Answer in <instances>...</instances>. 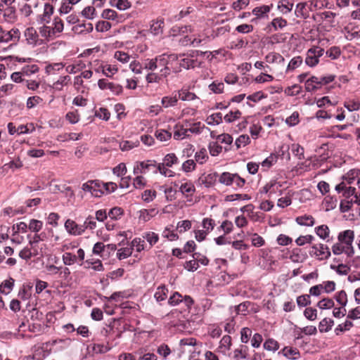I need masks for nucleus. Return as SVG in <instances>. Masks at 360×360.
Segmentation results:
<instances>
[{
  "label": "nucleus",
  "mask_w": 360,
  "mask_h": 360,
  "mask_svg": "<svg viewBox=\"0 0 360 360\" xmlns=\"http://www.w3.org/2000/svg\"><path fill=\"white\" fill-rule=\"evenodd\" d=\"M155 137L160 141H165L171 139L172 134L166 130H158L155 132Z\"/></svg>",
  "instance_id": "nucleus-36"
},
{
  "label": "nucleus",
  "mask_w": 360,
  "mask_h": 360,
  "mask_svg": "<svg viewBox=\"0 0 360 360\" xmlns=\"http://www.w3.org/2000/svg\"><path fill=\"white\" fill-rule=\"evenodd\" d=\"M272 6L273 5L271 4V6L264 5L262 6L255 7L252 10V13L257 18H262L264 14H266L270 11L271 7H272Z\"/></svg>",
  "instance_id": "nucleus-18"
},
{
  "label": "nucleus",
  "mask_w": 360,
  "mask_h": 360,
  "mask_svg": "<svg viewBox=\"0 0 360 360\" xmlns=\"http://www.w3.org/2000/svg\"><path fill=\"white\" fill-rule=\"evenodd\" d=\"M179 96L181 100L188 101H193L195 98H197V96L194 93L190 92L188 90H184V89H181V91H179Z\"/></svg>",
  "instance_id": "nucleus-27"
},
{
  "label": "nucleus",
  "mask_w": 360,
  "mask_h": 360,
  "mask_svg": "<svg viewBox=\"0 0 360 360\" xmlns=\"http://www.w3.org/2000/svg\"><path fill=\"white\" fill-rule=\"evenodd\" d=\"M240 340L243 343H247L252 335V330L249 328H243L240 331Z\"/></svg>",
  "instance_id": "nucleus-63"
},
{
  "label": "nucleus",
  "mask_w": 360,
  "mask_h": 360,
  "mask_svg": "<svg viewBox=\"0 0 360 360\" xmlns=\"http://www.w3.org/2000/svg\"><path fill=\"white\" fill-rule=\"evenodd\" d=\"M95 28L97 32H107L111 28V24L107 21H98L96 23Z\"/></svg>",
  "instance_id": "nucleus-43"
},
{
  "label": "nucleus",
  "mask_w": 360,
  "mask_h": 360,
  "mask_svg": "<svg viewBox=\"0 0 360 360\" xmlns=\"http://www.w3.org/2000/svg\"><path fill=\"white\" fill-rule=\"evenodd\" d=\"M54 27L51 29L52 34H55L56 32H61L63 30V22L59 18H55L54 19Z\"/></svg>",
  "instance_id": "nucleus-56"
},
{
  "label": "nucleus",
  "mask_w": 360,
  "mask_h": 360,
  "mask_svg": "<svg viewBox=\"0 0 360 360\" xmlns=\"http://www.w3.org/2000/svg\"><path fill=\"white\" fill-rule=\"evenodd\" d=\"M338 238L340 243H345L346 245H351L354 238V233L352 230H346L340 232Z\"/></svg>",
  "instance_id": "nucleus-7"
},
{
  "label": "nucleus",
  "mask_w": 360,
  "mask_h": 360,
  "mask_svg": "<svg viewBox=\"0 0 360 360\" xmlns=\"http://www.w3.org/2000/svg\"><path fill=\"white\" fill-rule=\"evenodd\" d=\"M20 37V32L18 29H12L8 32H4L0 36V42H8L13 39L18 41Z\"/></svg>",
  "instance_id": "nucleus-6"
},
{
  "label": "nucleus",
  "mask_w": 360,
  "mask_h": 360,
  "mask_svg": "<svg viewBox=\"0 0 360 360\" xmlns=\"http://www.w3.org/2000/svg\"><path fill=\"white\" fill-rule=\"evenodd\" d=\"M295 221L299 225L306 226H312L315 223L314 217L307 214L297 217Z\"/></svg>",
  "instance_id": "nucleus-13"
},
{
  "label": "nucleus",
  "mask_w": 360,
  "mask_h": 360,
  "mask_svg": "<svg viewBox=\"0 0 360 360\" xmlns=\"http://www.w3.org/2000/svg\"><path fill=\"white\" fill-rule=\"evenodd\" d=\"M41 101H42V98H40L39 96H34L29 97L27 101V103H26L27 108L29 109L32 108L35 105H37V104L41 103Z\"/></svg>",
  "instance_id": "nucleus-58"
},
{
  "label": "nucleus",
  "mask_w": 360,
  "mask_h": 360,
  "mask_svg": "<svg viewBox=\"0 0 360 360\" xmlns=\"http://www.w3.org/2000/svg\"><path fill=\"white\" fill-rule=\"evenodd\" d=\"M117 16V12L112 9H105L103 11L101 17L107 20H115Z\"/></svg>",
  "instance_id": "nucleus-55"
},
{
  "label": "nucleus",
  "mask_w": 360,
  "mask_h": 360,
  "mask_svg": "<svg viewBox=\"0 0 360 360\" xmlns=\"http://www.w3.org/2000/svg\"><path fill=\"white\" fill-rule=\"evenodd\" d=\"M122 214H123V210L121 207H115L112 208L108 213V216L112 219H115V220L117 219L118 217H120Z\"/></svg>",
  "instance_id": "nucleus-64"
},
{
  "label": "nucleus",
  "mask_w": 360,
  "mask_h": 360,
  "mask_svg": "<svg viewBox=\"0 0 360 360\" xmlns=\"http://www.w3.org/2000/svg\"><path fill=\"white\" fill-rule=\"evenodd\" d=\"M113 174L117 176H121L127 173V167L124 163H120L112 169Z\"/></svg>",
  "instance_id": "nucleus-60"
},
{
  "label": "nucleus",
  "mask_w": 360,
  "mask_h": 360,
  "mask_svg": "<svg viewBox=\"0 0 360 360\" xmlns=\"http://www.w3.org/2000/svg\"><path fill=\"white\" fill-rule=\"evenodd\" d=\"M241 115V112L238 110L233 112L230 111L229 114L224 116V120L227 123H231L233 122L235 120H237Z\"/></svg>",
  "instance_id": "nucleus-45"
},
{
  "label": "nucleus",
  "mask_w": 360,
  "mask_h": 360,
  "mask_svg": "<svg viewBox=\"0 0 360 360\" xmlns=\"http://www.w3.org/2000/svg\"><path fill=\"white\" fill-rule=\"evenodd\" d=\"M302 63V58L301 56L294 57L290 61L287 70H295L299 67Z\"/></svg>",
  "instance_id": "nucleus-59"
},
{
  "label": "nucleus",
  "mask_w": 360,
  "mask_h": 360,
  "mask_svg": "<svg viewBox=\"0 0 360 360\" xmlns=\"http://www.w3.org/2000/svg\"><path fill=\"white\" fill-rule=\"evenodd\" d=\"M93 29V25L91 22H89L75 25L73 26L72 30L75 33L82 34L91 32Z\"/></svg>",
  "instance_id": "nucleus-11"
},
{
  "label": "nucleus",
  "mask_w": 360,
  "mask_h": 360,
  "mask_svg": "<svg viewBox=\"0 0 360 360\" xmlns=\"http://www.w3.org/2000/svg\"><path fill=\"white\" fill-rule=\"evenodd\" d=\"M335 302L330 298H323L317 303V307L321 309H329L334 307Z\"/></svg>",
  "instance_id": "nucleus-25"
},
{
  "label": "nucleus",
  "mask_w": 360,
  "mask_h": 360,
  "mask_svg": "<svg viewBox=\"0 0 360 360\" xmlns=\"http://www.w3.org/2000/svg\"><path fill=\"white\" fill-rule=\"evenodd\" d=\"M304 315L308 320L314 321L317 317V311L312 307H307L304 311Z\"/></svg>",
  "instance_id": "nucleus-52"
},
{
  "label": "nucleus",
  "mask_w": 360,
  "mask_h": 360,
  "mask_svg": "<svg viewBox=\"0 0 360 360\" xmlns=\"http://www.w3.org/2000/svg\"><path fill=\"white\" fill-rule=\"evenodd\" d=\"M251 305L250 302H244L235 307V311L237 314L245 315L248 307Z\"/></svg>",
  "instance_id": "nucleus-35"
},
{
  "label": "nucleus",
  "mask_w": 360,
  "mask_h": 360,
  "mask_svg": "<svg viewBox=\"0 0 360 360\" xmlns=\"http://www.w3.org/2000/svg\"><path fill=\"white\" fill-rule=\"evenodd\" d=\"M297 304L300 307H306L311 304L310 295H303L297 297Z\"/></svg>",
  "instance_id": "nucleus-39"
},
{
  "label": "nucleus",
  "mask_w": 360,
  "mask_h": 360,
  "mask_svg": "<svg viewBox=\"0 0 360 360\" xmlns=\"http://www.w3.org/2000/svg\"><path fill=\"white\" fill-rule=\"evenodd\" d=\"M155 209H151L150 210L143 209L140 211L139 219L144 221H148L153 216V213H155Z\"/></svg>",
  "instance_id": "nucleus-44"
},
{
  "label": "nucleus",
  "mask_w": 360,
  "mask_h": 360,
  "mask_svg": "<svg viewBox=\"0 0 360 360\" xmlns=\"http://www.w3.org/2000/svg\"><path fill=\"white\" fill-rule=\"evenodd\" d=\"M207 158V150L204 148L200 149V151L197 152L195 155V160L200 164H202Z\"/></svg>",
  "instance_id": "nucleus-53"
},
{
  "label": "nucleus",
  "mask_w": 360,
  "mask_h": 360,
  "mask_svg": "<svg viewBox=\"0 0 360 360\" xmlns=\"http://www.w3.org/2000/svg\"><path fill=\"white\" fill-rule=\"evenodd\" d=\"M157 166L156 161L154 160H148L146 161L139 162L134 168V173L135 174H145L152 169H154V170L156 169Z\"/></svg>",
  "instance_id": "nucleus-2"
},
{
  "label": "nucleus",
  "mask_w": 360,
  "mask_h": 360,
  "mask_svg": "<svg viewBox=\"0 0 360 360\" xmlns=\"http://www.w3.org/2000/svg\"><path fill=\"white\" fill-rule=\"evenodd\" d=\"M25 36L26 37V40L27 43L30 44H37L39 35L34 27H28L26 29L25 32Z\"/></svg>",
  "instance_id": "nucleus-12"
},
{
  "label": "nucleus",
  "mask_w": 360,
  "mask_h": 360,
  "mask_svg": "<svg viewBox=\"0 0 360 360\" xmlns=\"http://www.w3.org/2000/svg\"><path fill=\"white\" fill-rule=\"evenodd\" d=\"M316 233L322 239H326L330 233L329 228L327 225L323 224L316 227Z\"/></svg>",
  "instance_id": "nucleus-21"
},
{
  "label": "nucleus",
  "mask_w": 360,
  "mask_h": 360,
  "mask_svg": "<svg viewBox=\"0 0 360 360\" xmlns=\"http://www.w3.org/2000/svg\"><path fill=\"white\" fill-rule=\"evenodd\" d=\"M131 254L132 248H124L118 250L117 252V257L118 259L122 260L131 256Z\"/></svg>",
  "instance_id": "nucleus-41"
},
{
  "label": "nucleus",
  "mask_w": 360,
  "mask_h": 360,
  "mask_svg": "<svg viewBox=\"0 0 360 360\" xmlns=\"http://www.w3.org/2000/svg\"><path fill=\"white\" fill-rule=\"evenodd\" d=\"M353 326V323L350 321H346L345 323L339 324L335 329V333L337 335H339L340 333L349 330Z\"/></svg>",
  "instance_id": "nucleus-28"
},
{
  "label": "nucleus",
  "mask_w": 360,
  "mask_h": 360,
  "mask_svg": "<svg viewBox=\"0 0 360 360\" xmlns=\"http://www.w3.org/2000/svg\"><path fill=\"white\" fill-rule=\"evenodd\" d=\"M64 264L70 266L77 262V256L71 252H65L62 257Z\"/></svg>",
  "instance_id": "nucleus-33"
},
{
  "label": "nucleus",
  "mask_w": 360,
  "mask_h": 360,
  "mask_svg": "<svg viewBox=\"0 0 360 360\" xmlns=\"http://www.w3.org/2000/svg\"><path fill=\"white\" fill-rule=\"evenodd\" d=\"M236 174H231L229 172H223L219 179V181L224 185L230 186L233 184Z\"/></svg>",
  "instance_id": "nucleus-16"
},
{
  "label": "nucleus",
  "mask_w": 360,
  "mask_h": 360,
  "mask_svg": "<svg viewBox=\"0 0 360 360\" xmlns=\"http://www.w3.org/2000/svg\"><path fill=\"white\" fill-rule=\"evenodd\" d=\"M337 198L333 196L327 195L324 198V204L326 205V211H330L335 209L337 206Z\"/></svg>",
  "instance_id": "nucleus-20"
},
{
  "label": "nucleus",
  "mask_w": 360,
  "mask_h": 360,
  "mask_svg": "<svg viewBox=\"0 0 360 360\" xmlns=\"http://www.w3.org/2000/svg\"><path fill=\"white\" fill-rule=\"evenodd\" d=\"M197 60L190 59L188 58H183L181 60L179 65L186 70L194 68L196 66Z\"/></svg>",
  "instance_id": "nucleus-31"
},
{
  "label": "nucleus",
  "mask_w": 360,
  "mask_h": 360,
  "mask_svg": "<svg viewBox=\"0 0 360 360\" xmlns=\"http://www.w3.org/2000/svg\"><path fill=\"white\" fill-rule=\"evenodd\" d=\"M208 88L214 94H221L224 89V84L218 81H214L208 86Z\"/></svg>",
  "instance_id": "nucleus-24"
},
{
  "label": "nucleus",
  "mask_w": 360,
  "mask_h": 360,
  "mask_svg": "<svg viewBox=\"0 0 360 360\" xmlns=\"http://www.w3.org/2000/svg\"><path fill=\"white\" fill-rule=\"evenodd\" d=\"M282 353L285 357L290 358L292 356V359H296L300 356V352L296 348L285 347L282 350Z\"/></svg>",
  "instance_id": "nucleus-19"
},
{
  "label": "nucleus",
  "mask_w": 360,
  "mask_h": 360,
  "mask_svg": "<svg viewBox=\"0 0 360 360\" xmlns=\"http://www.w3.org/2000/svg\"><path fill=\"white\" fill-rule=\"evenodd\" d=\"M118 71V68L111 65H107L103 67L102 72L106 77H112V75L115 74Z\"/></svg>",
  "instance_id": "nucleus-54"
},
{
  "label": "nucleus",
  "mask_w": 360,
  "mask_h": 360,
  "mask_svg": "<svg viewBox=\"0 0 360 360\" xmlns=\"http://www.w3.org/2000/svg\"><path fill=\"white\" fill-rule=\"evenodd\" d=\"M98 86L101 89H109L112 93L116 95H120L122 93L123 88L121 85L109 82L105 79H100L98 81Z\"/></svg>",
  "instance_id": "nucleus-4"
},
{
  "label": "nucleus",
  "mask_w": 360,
  "mask_h": 360,
  "mask_svg": "<svg viewBox=\"0 0 360 360\" xmlns=\"http://www.w3.org/2000/svg\"><path fill=\"white\" fill-rule=\"evenodd\" d=\"M111 349L108 345L103 344H94L92 347L93 352L96 354H105Z\"/></svg>",
  "instance_id": "nucleus-37"
},
{
  "label": "nucleus",
  "mask_w": 360,
  "mask_h": 360,
  "mask_svg": "<svg viewBox=\"0 0 360 360\" xmlns=\"http://www.w3.org/2000/svg\"><path fill=\"white\" fill-rule=\"evenodd\" d=\"M164 21L162 20L154 22L150 26V31L154 35H157L162 32Z\"/></svg>",
  "instance_id": "nucleus-34"
},
{
  "label": "nucleus",
  "mask_w": 360,
  "mask_h": 360,
  "mask_svg": "<svg viewBox=\"0 0 360 360\" xmlns=\"http://www.w3.org/2000/svg\"><path fill=\"white\" fill-rule=\"evenodd\" d=\"M159 172L164 176H174V172L166 168V166L158 164L156 169L153 170V173L157 174Z\"/></svg>",
  "instance_id": "nucleus-46"
},
{
  "label": "nucleus",
  "mask_w": 360,
  "mask_h": 360,
  "mask_svg": "<svg viewBox=\"0 0 360 360\" xmlns=\"http://www.w3.org/2000/svg\"><path fill=\"white\" fill-rule=\"evenodd\" d=\"M276 241L280 245H288L292 243V239L285 234H280L277 237Z\"/></svg>",
  "instance_id": "nucleus-61"
},
{
  "label": "nucleus",
  "mask_w": 360,
  "mask_h": 360,
  "mask_svg": "<svg viewBox=\"0 0 360 360\" xmlns=\"http://www.w3.org/2000/svg\"><path fill=\"white\" fill-rule=\"evenodd\" d=\"M326 53L327 56H328L329 58H330L332 59H336L340 56L341 51H340V47L334 46L330 47L326 51Z\"/></svg>",
  "instance_id": "nucleus-42"
},
{
  "label": "nucleus",
  "mask_w": 360,
  "mask_h": 360,
  "mask_svg": "<svg viewBox=\"0 0 360 360\" xmlns=\"http://www.w3.org/2000/svg\"><path fill=\"white\" fill-rule=\"evenodd\" d=\"M65 228L70 234L74 236H79L86 230L85 226H83V225H79L75 221L70 219L65 221Z\"/></svg>",
  "instance_id": "nucleus-3"
},
{
  "label": "nucleus",
  "mask_w": 360,
  "mask_h": 360,
  "mask_svg": "<svg viewBox=\"0 0 360 360\" xmlns=\"http://www.w3.org/2000/svg\"><path fill=\"white\" fill-rule=\"evenodd\" d=\"M54 8L52 5L49 3H46L44 5V13L41 18V22L49 23L50 22L51 16L53 15Z\"/></svg>",
  "instance_id": "nucleus-14"
},
{
  "label": "nucleus",
  "mask_w": 360,
  "mask_h": 360,
  "mask_svg": "<svg viewBox=\"0 0 360 360\" xmlns=\"http://www.w3.org/2000/svg\"><path fill=\"white\" fill-rule=\"evenodd\" d=\"M43 226V222L37 219H31L28 225V229L33 232H39Z\"/></svg>",
  "instance_id": "nucleus-32"
},
{
  "label": "nucleus",
  "mask_w": 360,
  "mask_h": 360,
  "mask_svg": "<svg viewBox=\"0 0 360 360\" xmlns=\"http://www.w3.org/2000/svg\"><path fill=\"white\" fill-rule=\"evenodd\" d=\"M271 25L275 30H277L278 28L282 29L285 27L287 25V20L282 18H276L271 21Z\"/></svg>",
  "instance_id": "nucleus-38"
},
{
  "label": "nucleus",
  "mask_w": 360,
  "mask_h": 360,
  "mask_svg": "<svg viewBox=\"0 0 360 360\" xmlns=\"http://www.w3.org/2000/svg\"><path fill=\"white\" fill-rule=\"evenodd\" d=\"M210 153L212 156L218 155L222 150V147L217 142H212L209 145Z\"/></svg>",
  "instance_id": "nucleus-50"
},
{
  "label": "nucleus",
  "mask_w": 360,
  "mask_h": 360,
  "mask_svg": "<svg viewBox=\"0 0 360 360\" xmlns=\"http://www.w3.org/2000/svg\"><path fill=\"white\" fill-rule=\"evenodd\" d=\"M117 188V186L115 183L108 182L103 183L102 185V189L104 191V193H111L114 192Z\"/></svg>",
  "instance_id": "nucleus-62"
},
{
  "label": "nucleus",
  "mask_w": 360,
  "mask_h": 360,
  "mask_svg": "<svg viewBox=\"0 0 360 360\" xmlns=\"http://www.w3.org/2000/svg\"><path fill=\"white\" fill-rule=\"evenodd\" d=\"M285 123L290 127L297 124L299 123L298 112H293L290 116L286 118Z\"/></svg>",
  "instance_id": "nucleus-47"
},
{
  "label": "nucleus",
  "mask_w": 360,
  "mask_h": 360,
  "mask_svg": "<svg viewBox=\"0 0 360 360\" xmlns=\"http://www.w3.org/2000/svg\"><path fill=\"white\" fill-rule=\"evenodd\" d=\"M250 142V137L246 134H243V135H240L236 140L235 144H236L237 148H240L241 145H243V146H245L248 144H249Z\"/></svg>",
  "instance_id": "nucleus-48"
},
{
  "label": "nucleus",
  "mask_w": 360,
  "mask_h": 360,
  "mask_svg": "<svg viewBox=\"0 0 360 360\" xmlns=\"http://www.w3.org/2000/svg\"><path fill=\"white\" fill-rule=\"evenodd\" d=\"M192 257L197 262L198 264L200 263L201 264L206 266L209 264V259L207 257L200 252H194L192 255Z\"/></svg>",
  "instance_id": "nucleus-51"
},
{
  "label": "nucleus",
  "mask_w": 360,
  "mask_h": 360,
  "mask_svg": "<svg viewBox=\"0 0 360 360\" xmlns=\"http://www.w3.org/2000/svg\"><path fill=\"white\" fill-rule=\"evenodd\" d=\"M143 238L147 240V241L150 243V246L155 245L159 239L158 235L154 232H148L146 233Z\"/></svg>",
  "instance_id": "nucleus-57"
},
{
  "label": "nucleus",
  "mask_w": 360,
  "mask_h": 360,
  "mask_svg": "<svg viewBox=\"0 0 360 360\" xmlns=\"http://www.w3.org/2000/svg\"><path fill=\"white\" fill-rule=\"evenodd\" d=\"M335 299L342 307H345L347 303V295L344 290L338 292L335 295Z\"/></svg>",
  "instance_id": "nucleus-26"
},
{
  "label": "nucleus",
  "mask_w": 360,
  "mask_h": 360,
  "mask_svg": "<svg viewBox=\"0 0 360 360\" xmlns=\"http://www.w3.org/2000/svg\"><path fill=\"white\" fill-rule=\"evenodd\" d=\"M102 185L103 182L99 180H89L82 185V190L90 192L94 197L99 198L104 194Z\"/></svg>",
  "instance_id": "nucleus-1"
},
{
  "label": "nucleus",
  "mask_w": 360,
  "mask_h": 360,
  "mask_svg": "<svg viewBox=\"0 0 360 360\" xmlns=\"http://www.w3.org/2000/svg\"><path fill=\"white\" fill-rule=\"evenodd\" d=\"M155 197L156 191L154 190H146L142 193V199L146 202L153 201Z\"/></svg>",
  "instance_id": "nucleus-49"
},
{
  "label": "nucleus",
  "mask_w": 360,
  "mask_h": 360,
  "mask_svg": "<svg viewBox=\"0 0 360 360\" xmlns=\"http://www.w3.org/2000/svg\"><path fill=\"white\" fill-rule=\"evenodd\" d=\"M311 249L315 250L314 254L316 257H318L319 260H323L328 259L330 255V251L329 248L323 243L319 245H314Z\"/></svg>",
  "instance_id": "nucleus-5"
},
{
  "label": "nucleus",
  "mask_w": 360,
  "mask_h": 360,
  "mask_svg": "<svg viewBox=\"0 0 360 360\" xmlns=\"http://www.w3.org/2000/svg\"><path fill=\"white\" fill-rule=\"evenodd\" d=\"M178 162V158L175 155L174 153H169L167 154L163 159V162L160 163V165H163L164 166L170 167L174 164H176Z\"/></svg>",
  "instance_id": "nucleus-22"
},
{
  "label": "nucleus",
  "mask_w": 360,
  "mask_h": 360,
  "mask_svg": "<svg viewBox=\"0 0 360 360\" xmlns=\"http://www.w3.org/2000/svg\"><path fill=\"white\" fill-rule=\"evenodd\" d=\"M14 282L15 281L12 278H10L9 279L2 282L1 284L0 285V292L5 295H8L13 289Z\"/></svg>",
  "instance_id": "nucleus-15"
},
{
  "label": "nucleus",
  "mask_w": 360,
  "mask_h": 360,
  "mask_svg": "<svg viewBox=\"0 0 360 360\" xmlns=\"http://www.w3.org/2000/svg\"><path fill=\"white\" fill-rule=\"evenodd\" d=\"M217 176L218 174L217 172L209 174L206 176H202L198 179V183L200 184H203L207 188H209L215 184Z\"/></svg>",
  "instance_id": "nucleus-8"
},
{
  "label": "nucleus",
  "mask_w": 360,
  "mask_h": 360,
  "mask_svg": "<svg viewBox=\"0 0 360 360\" xmlns=\"http://www.w3.org/2000/svg\"><path fill=\"white\" fill-rule=\"evenodd\" d=\"M84 268L85 269H89L92 268L94 271H103L104 270L103 265L101 262V261L98 259H86L84 262Z\"/></svg>",
  "instance_id": "nucleus-9"
},
{
  "label": "nucleus",
  "mask_w": 360,
  "mask_h": 360,
  "mask_svg": "<svg viewBox=\"0 0 360 360\" xmlns=\"http://www.w3.org/2000/svg\"><path fill=\"white\" fill-rule=\"evenodd\" d=\"M222 122V115L221 112L214 113L207 118V123L209 125L219 124Z\"/></svg>",
  "instance_id": "nucleus-29"
},
{
  "label": "nucleus",
  "mask_w": 360,
  "mask_h": 360,
  "mask_svg": "<svg viewBox=\"0 0 360 360\" xmlns=\"http://www.w3.org/2000/svg\"><path fill=\"white\" fill-rule=\"evenodd\" d=\"M314 239V237L311 235L300 236L295 240V243L297 245L302 246L305 243H311Z\"/></svg>",
  "instance_id": "nucleus-40"
},
{
  "label": "nucleus",
  "mask_w": 360,
  "mask_h": 360,
  "mask_svg": "<svg viewBox=\"0 0 360 360\" xmlns=\"http://www.w3.org/2000/svg\"><path fill=\"white\" fill-rule=\"evenodd\" d=\"M263 347L266 350L275 352L278 349L279 345L275 340L269 338L264 342Z\"/></svg>",
  "instance_id": "nucleus-23"
},
{
  "label": "nucleus",
  "mask_w": 360,
  "mask_h": 360,
  "mask_svg": "<svg viewBox=\"0 0 360 360\" xmlns=\"http://www.w3.org/2000/svg\"><path fill=\"white\" fill-rule=\"evenodd\" d=\"M293 8V4L288 0H280L278 3V9L283 14L290 13Z\"/></svg>",
  "instance_id": "nucleus-17"
},
{
  "label": "nucleus",
  "mask_w": 360,
  "mask_h": 360,
  "mask_svg": "<svg viewBox=\"0 0 360 360\" xmlns=\"http://www.w3.org/2000/svg\"><path fill=\"white\" fill-rule=\"evenodd\" d=\"M4 18L8 22H14L17 20L16 8L15 6L4 8Z\"/></svg>",
  "instance_id": "nucleus-10"
},
{
  "label": "nucleus",
  "mask_w": 360,
  "mask_h": 360,
  "mask_svg": "<svg viewBox=\"0 0 360 360\" xmlns=\"http://www.w3.org/2000/svg\"><path fill=\"white\" fill-rule=\"evenodd\" d=\"M302 91V86L298 84H294L285 89V94L290 96L299 95Z\"/></svg>",
  "instance_id": "nucleus-30"
}]
</instances>
